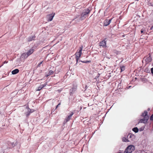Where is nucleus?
Instances as JSON below:
<instances>
[{"mask_svg": "<svg viewBox=\"0 0 153 153\" xmlns=\"http://www.w3.org/2000/svg\"><path fill=\"white\" fill-rule=\"evenodd\" d=\"M147 112L146 111H144V112L142 113V116L145 117H148V116H147Z\"/></svg>", "mask_w": 153, "mask_h": 153, "instance_id": "dca6fc26", "label": "nucleus"}, {"mask_svg": "<svg viewBox=\"0 0 153 153\" xmlns=\"http://www.w3.org/2000/svg\"><path fill=\"white\" fill-rule=\"evenodd\" d=\"M8 63V61H5L4 62V64H6V63Z\"/></svg>", "mask_w": 153, "mask_h": 153, "instance_id": "2f4dec72", "label": "nucleus"}, {"mask_svg": "<svg viewBox=\"0 0 153 153\" xmlns=\"http://www.w3.org/2000/svg\"><path fill=\"white\" fill-rule=\"evenodd\" d=\"M148 110H150V109L149 108L148 109Z\"/></svg>", "mask_w": 153, "mask_h": 153, "instance_id": "f704fd0d", "label": "nucleus"}, {"mask_svg": "<svg viewBox=\"0 0 153 153\" xmlns=\"http://www.w3.org/2000/svg\"><path fill=\"white\" fill-rule=\"evenodd\" d=\"M149 119V117H144L143 119H141L140 120L139 122L141 123H146Z\"/></svg>", "mask_w": 153, "mask_h": 153, "instance_id": "0eeeda50", "label": "nucleus"}, {"mask_svg": "<svg viewBox=\"0 0 153 153\" xmlns=\"http://www.w3.org/2000/svg\"><path fill=\"white\" fill-rule=\"evenodd\" d=\"M42 62H43V61H42L40 63H39L38 65H37V67H40V65H41L42 64Z\"/></svg>", "mask_w": 153, "mask_h": 153, "instance_id": "a878e982", "label": "nucleus"}, {"mask_svg": "<svg viewBox=\"0 0 153 153\" xmlns=\"http://www.w3.org/2000/svg\"><path fill=\"white\" fill-rule=\"evenodd\" d=\"M124 70V67L123 66H122L121 68V71H123Z\"/></svg>", "mask_w": 153, "mask_h": 153, "instance_id": "bb28decb", "label": "nucleus"}, {"mask_svg": "<svg viewBox=\"0 0 153 153\" xmlns=\"http://www.w3.org/2000/svg\"><path fill=\"white\" fill-rule=\"evenodd\" d=\"M9 145L10 146V147L9 148H10L11 147H13L15 146L13 143H9Z\"/></svg>", "mask_w": 153, "mask_h": 153, "instance_id": "a211bd4d", "label": "nucleus"}, {"mask_svg": "<svg viewBox=\"0 0 153 153\" xmlns=\"http://www.w3.org/2000/svg\"><path fill=\"white\" fill-rule=\"evenodd\" d=\"M35 36H32L29 37L27 39V40L28 42H30L35 39Z\"/></svg>", "mask_w": 153, "mask_h": 153, "instance_id": "f8f14e48", "label": "nucleus"}, {"mask_svg": "<svg viewBox=\"0 0 153 153\" xmlns=\"http://www.w3.org/2000/svg\"><path fill=\"white\" fill-rule=\"evenodd\" d=\"M138 129H139V131H143V130L144 128H143V127H141L140 128Z\"/></svg>", "mask_w": 153, "mask_h": 153, "instance_id": "b1692460", "label": "nucleus"}, {"mask_svg": "<svg viewBox=\"0 0 153 153\" xmlns=\"http://www.w3.org/2000/svg\"><path fill=\"white\" fill-rule=\"evenodd\" d=\"M151 73L153 74V67L151 69Z\"/></svg>", "mask_w": 153, "mask_h": 153, "instance_id": "c756f323", "label": "nucleus"}, {"mask_svg": "<svg viewBox=\"0 0 153 153\" xmlns=\"http://www.w3.org/2000/svg\"><path fill=\"white\" fill-rule=\"evenodd\" d=\"M74 114L73 112H71L70 115L67 117H66L65 118V120L64 121V123H66L72 117V116Z\"/></svg>", "mask_w": 153, "mask_h": 153, "instance_id": "423d86ee", "label": "nucleus"}, {"mask_svg": "<svg viewBox=\"0 0 153 153\" xmlns=\"http://www.w3.org/2000/svg\"><path fill=\"white\" fill-rule=\"evenodd\" d=\"M54 14H51L48 15L47 16V18L48 21H51L54 16Z\"/></svg>", "mask_w": 153, "mask_h": 153, "instance_id": "39448f33", "label": "nucleus"}, {"mask_svg": "<svg viewBox=\"0 0 153 153\" xmlns=\"http://www.w3.org/2000/svg\"><path fill=\"white\" fill-rule=\"evenodd\" d=\"M135 149L134 146L133 145H130L125 149V153H131Z\"/></svg>", "mask_w": 153, "mask_h": 153, "instance_id": "7ed1b4c3", "label": "nucleus"}, {"mask_svg": "<svg viewBox=\"0 0 153 153\" xmlns=\"http://www.w3.org/2000/svg\"><path fill=\"white\" fill-rule=\"evenodd\" d=\"M91 10L88 9H86L83 10V12L81 14L80 19L81 20H82L85 19L88 14L90 13Z\"/></svg>", "mask_w": 153, "mask_h": 153, "instance_id": "f257e3e1", "label": "nucleus"}, {"mask_svg": "<svg viewBox=\"0 0 153 153\" xmlns=\"http://www.w3.org/2000/svg\"><path fill=\"white\" fill-rule=\"evenodd\" d=\"M132 135L131 134H129L127 136V137L128 138V139H130V140H132Z\"/></svg>", "mask_w": 153, "mask_h": 153, "instance_id": "6ab92c4d", "label": "nucleus"}, {"mask_svg": "<svg viewBox=\"0 0 153 153\" xmlns=\"http://www.w3.org/2000/svg\"><path fill=\"white\" fill-rule=\"evenodd\" d=\"M53 71L50 70L49 72V74L46 75V76L47 77L48 75L53 74Z\"/></svg>", "mask_w": 153, "mask_h": 153, "instance_id": "412c9836", "label": "nucleus"}, {"mask_svg": "<svg viewBox=\"0 0 153 153\" xmlns=\"http://www.w3.org/2000/svg\"><path fill=\"white\" fill-rule=\"evenodd\" d=\"M131 87V86H129L128 87H127L126 88H125V89H128V88H130Z\"/></svg>", "mask_w": 153, "mask_h": 153, "instance_id": "7c9ffc66", "label": "nucleus"}, {"mask_svg": "<svg viewBox=\"0 0 153 153\" xmlns=\"http://www.w3.org/2000/svg\"><path fill=\"white\" fill-rule=\"evenodd\" d=\"M19 72V70L18 69H16L12 71V74H15Z\"/></svg>", "mask_w": 153, "mask_h": 153, "instance_id": "4468645a", "label": "nucleus"}, {"mask_svg": "<svg viewBox=\"0 0 153 153\" xmlns=\"http://www.w3.org/2000/svg\"><path fill=\"white\" fill-rule=\"evenodd\" d=\"M83 48V46L82 45L79 48V51H77L75 53V55L76 60V63L78 62V60L82 54V51Z\"/></svg>", "mask_w": 153, "mask_h": 153, "instance_id": "f03ea898", "label": "nucleus"}, {"mask_svg": "<svg viewBox=\"0 0 153 153\" xmlns=\"http://www.w3.org/2000/svg\"><path fill=\"white\" fill-rule=\"evenodd\" d=\"M34 51V49L33 48H31L29 51H28L26 53L28 55V56L30 55L33 53V52Z\"/></svg>", "mask_w": 153, "mask_h": 153, "instance_id": "9b49d317", "label": "nucleus"}, {"mask_svg": "<svg viewBox=\"0 0 153 153\" xmlns=\"http://www.w3.org/2000/svg\"><path fill=\"white\" fill-rule=\"evenodd\" d=\"M106 45V42L104 40L100 42V47H103L105 46Z\"/></svg>", "mask_w": 153, "mask_h": 153, "instance_id": "9d476101", "label": "nucleus"}, {"mask_svg": "<svg viewBox=\"0 0 153 153\" xmlns=\"http://www.w3.org/2000/svg\"><path fill=\"white\" fill-rule=\"evenodd\" d=\"M153 27V26H152V27H151V30H152V28Z\"/></svg>", "mask_w": 153, "mask_h": 153, "instance_id": "72a5a7b5", "label": "nucleus"}, {"mask_svg": "<svg viewBox=\"0 0 153 153\" xmlns=\"http://www.w3.org/2000/svg\"><path fill=\"white\" fill-rule=\"evenodd\" d=\"M61 104L60 102L59 103L58 105L56 106V109Z\"/></svg>", "mask_w": 153, "mask_h": 153, "instance_id": "cd10ccee", "label": "nucleus"}, {"mask_svg": "<svg viewBox=\"0 0 153 153\" xmlns=\"http://www.w3.org/2000/svg\"><path fill=\"white\" fill-rule=\"evenodd\" d=\"M28 56L26 53H24L22 54L21 56V59H25L27 58Z\"/></svg>", "mask_w": 153, "mask_h": 153, "instance_id": "1a4fd4ad", "label": "nucleus"}, {"mask_svg": "<svg viewBox=\"0 0 153 153\" xmlns=\"http://www.w3.org/2000/svg\"><path fill=\"white\" fill-rule=\"evenodd\" d=\"M123 36H124V35H123Z\"/></svg>", "mask_w": 153, "mask_h": 153, "instance_id": "c9c22d12", "label": "nucleus"}, {"mask_svg": "<svg viewBox=\"0 0 153 153\" xmlns=\"http://www.w3.org/2000/svg\"><path fill=\"white\" fill-rule=\"evenodd\" d=\"M112 19L108 20V19H106L105 20L104 22V25L105 26H107L109 25L111 22Z\"/></svg>", "mask_w": 153, "mask_h": 153, "instance_id": "6e6552de", "label": "nucleus"}, {"mask_svg": "<svg viewBox=\"0 0 153 153\" xmlns=\"http://www.w3.org/2000/svg\"><path fill=\"white\" fill-rule=\"evenodd\" d=\"M43 88V87L42 85H41L38 87V89L36 90L38 91H39L40 90Z\"/></svg>", "mask_w": 153, "mask_h": 153, "instance_id": "aec40b11", "label": "nucleus"}, {"mask_svg": "<svg viewBox=\"0 0 153 153\" xmlns=\"http://www.w3.org/2000/svg\"><path fill=\"white\" fill-rule=\"evenodd\" d=\"M122 140L123 142H124V137L123 138Z\"/></svg>", "mask_w": 153, "mask_h": 153, "instance_id": "473e14b6", "label": "nucleus"}, {"mask_svg": "<svg viewBox=\"0 0 153 153\" xmlns=\"http://www.w3.org/2000/svg\"><path fill=\"white\" fill-rule=\"evenodd\" d=\"M26 108L27 109V111L25 114H26L27 117L29 116L30 113L33 112L34 111V110L31 109H30L28 106H26Z\"/></svg>", "mask_w": 153, "mask_h": 153, "instance_id": "20e7f679", "label": "nucleus"}, {"mask_svg": "<svg viewBox=\"0 0 153 153\" xmlns=\"http://www.w3.org/2000/svg\"><path fill=\"white\" fill-rule=\"evenodd\" d=\"M128 139H127L125 137V142H128L130 141V140H129Z\"/></svg>", "mask_w": 153, "mask_h": 153, "instance_id": "5701e85b", "label": "nucleus"}, {"mask_svg": "<svg viewBox=\"0 0 153 153\" xmlns=\"http://www.w3.org/2000/svg\"><path fill=\"white\" fill-rule=\"evenodd\" d=\"M145 60L147 62H151L152 61V58L151 57L150 55L147 57Z\"/></svg>", "mask_w": 153, "mask_h": 153, "instance_id": "2eb2a0df", "label": "nucleus"}, {"mask_svg": "<svg viewBox=\"0 0 153 153\" xmlns=\"http://www.w3.org/2000/svg\"><path fill=\"white\" fill-rule=\"evenodd\" d=\"M132 130L135 133L138 132L139 131V129L137 127H135L133 128Z\"/></svg>", "mask_w": 153, "mask_h": 153, "instance_id": "f3484780", "label": "nucleus"}, {"mask_svg": "<svg viewBox=\"0 0 153 153\" xmlns=\"http://www.w3.org/2000/svg\"><path fill=\"white\" fill-rule=\"evenodd\" d=\"M76 86H74L73 88L72 89H70V94L71 95H72L73 93L76 91Z\"/></svg>", "mask_w": 153, "mask_h": 153, "instance_id": "ddd939ff", "label": "nucleus"}, {"mask_svg": "<svg viewBox=\"0 0 153 153\" xmlns=\"http://www.w3.org/2000/svg\"><path fill=\"white\" fill-rule=\"evenodd\" d=\"M144 31V30L143 28L140 31V32H141V33H143Z\"/></svg>", "mask_w": 153, "mask_h": 153, "instance_id": "c85d7f7f", "label": "nucleus"}, {"mask_svg": "<svg viewBox=\"0 0 153 153\" xmlns=\"http://www.w3.org/2000/svg\"><path fill=\"white\" fill-rule=\"evenodd\" d=\"M47 82H46L44 84L41 85L44 88V87H45V86H46V85H47Z\"/></svg>", "mask_w": 153, "mask_h": 153, "instance_id": "393cba45", "label": "nucleus"}, {"mask_svg": "<svg viewBox=\"0 0 153 153\" xmlns=\"http://www.w3.org/2000/svg\"><path fill=\"white\" fill-rule=\"evenodd\" d=\"M82 62L83 63H90L91 62V61H82Z\"/></svg>", "mask_w": 153, "mask_h": 153, "instance_id": "4be33fe9", "label": "nucleus"}]
</instances>
